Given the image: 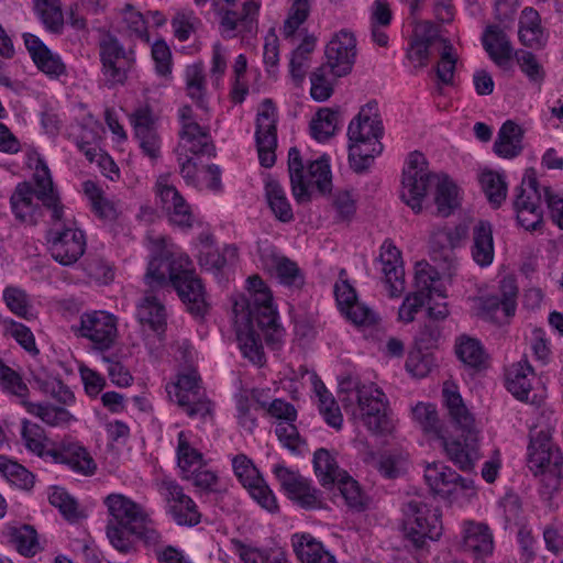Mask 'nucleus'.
I'll return each mask as SVG.
<instances>
[{"label":"nucleus","instance_id":"nucleus-27","mask_svg":"<svg viewBox=\"0 0 563 563\" xmlns=\"http://www.w3.org/2000/svg\"><path fill=\"white\" fill-rule=\"evenodd\" d=\"M24 45L40 70L58 76L65 71V65L55 57L40 37L31 33L23 34Z\"/></svg>","mask_w":563,"mask_h":563},{"label":"nucleus","instance_id":"nucleus-12","mask_svg":"<svg viewBox=\"0 0 563 563\" xmlns=\"http://www.w3.org/2000/svg\"><path fill=\"white\" fill-rule=\"evenodd\" d=\"M232 464L235 475L249 489L251 496L266 510L276 511L278 509L276 498L252 461L246 455L239 454L233 459Z\"/></svg>","mask_w":563,"mask_h":563},{"label":"nucleus","instance_id":"nucleus-28","mask_svg":"<svg viewBox=\"0 0 563 563\" xmlns=\"http://www.w3.org/2000/svg\"><path fill=\"white\" fill-rule=\"evenodd\" d=\"M525 131L511 120H507L499 129L494 143V152L503 158H514L523 150L522 140Z\"/></svg>","mask_w":563,"mask_h":563},{"label":"nucleus","instance_id":"nucleus-25","mask_svg":"<svg viewBox=\"0 0 563 563\" xmlns=\"http://www.w3.org/2000/svg\"><path fill=\"white\" fill-rule=\"evenodd\" d=\"M33 180L35 183L36 199L44 207L52 210L54 221H60L64 216V206L60 205L59 197L53 186L49 169L42 158L36 161Z\"/></svg>","mask_w":563,"mask_h":563},{"label":"nucleus","instance_id":"nucleus-14","mask_svg":"<svg viewBox=\"0 0 563 563\" xmlns=\"http://www.w3.org/2000/svg\"><path fill=\"white\" fill-rule=\"evenodd\" d=\"M78 334L89 339L101 351L112 346L117 338V320L104 311L84 313L80 318Z\"/></svg>","mask_w":563,"mask_h":563},{"label":"nucleus","instance_id":"nucleus-6","mask_svg":"<svg viewBox=\"0 0 563 563\" xmlns=\"http://www.w3.org/2000/svg\"><path fill=\"white\" fill-rule=\"evenodd\" d=\"M512 208L517 223L534 231L543 223L542 195L534 168H527L520 186L515 189Z\"/></svg>","mask_w":563,"mask_h":563},{"label":"nucleus","instance_id":"nucleus-49","mask_svg":"<svg viewBox=\"0 0 563 563\" xmlns=\"http://www.w3.org/2000/svg\"><path fill=\"white\" fill-rule=\"evenodd\" d=\"M441 42L443 49L435 68L437 77L442 84L452 85L457 55L454 53V47L448 38H441Z\"/></svg>","mask_w":563,"mask_h":563},{"label":"nucleus","instance_id":"nucleus-15","mask_svg":"<svg viewBox=\"0 0 563 563\" xmlns=\"http://www.w3.org/2000/svg\"><path fill=\"white\" fill-rule=\"evenodd\" d=\"M323 64L335 77L347 75L352 70L356 55V40L346 31H340L325 46Z\"/></svg>","mask_w":563,"mask_h":563},{"label":"nucleus","instance_id":"nucleus-56","mask_svg":"<svg viewBox=\"0 0 563 563\" xmlns=\"http://www.w3.org/2000/svg\"><path fill=\"white\" fill-rule=\"evenodd\" d=\"M0 384L2 388L12 395L23 398L29 388L26 384L22 380L21 375L5 365L3 361L0 360Z\"/></svg>","mask_w":563,"mask_h":563},{"label":"nucleus","instance_id":"nucleus-47","mask_svg":"<svg viewBox=\"0 0 563 563\" xmlns=\"http://www.w3.org/2000/svg\"><path fill=\"white\" fill-rule=\"evenodd\" d=\"M455 352L465 365L476 369L485 367L487 356L479 341L471 338L462 339Z\"/></svg>","mask_w":563,"mask_h":563},{"label":"nucleus","instance_id":"nucleus-30","mask_svg":"<svg viewBox=\"0 0 563 563\" xmlns=\"http://www.w3.org/2000/svg\"><path fill=\"white\" fill-rule=\"evenodd\" d=\"M483 46L498 66H503L512 58L511 43L506 33L497 25L487 26L483 35Z\"/></svg>","mask_w":563,"mask_h":563},{"label":"nucleus","instance_id":"nucleus-64","mask_svg":"<svg viewBox=\"0 0 563 563\" xmlns=\"http://www.w3.org/2000/svg\"><path fill=\"white\" fill-rule=\"evenodd\" d=\"M232 543L239 551L240 558L244 563H288L283 553L265 555L258 551L247 549L240 540L234 539Z\"/></svg>","mask_w":563,"mask_h":563},{"label":"nucleus","instance_id":"nucleus-54","mask_svg":"<svg viewBox=\"0 0 563 563\" xmlns=\"http://www.w3.org/2000/svg\"><path fill=\"white\" fill-rule=\"evenodd\" d=\"M311 0H294L289 14L284 22L283 33L286 37L295 34L298 27L307 20L310 12Z\"/></svg>","mask_w":563,"mask_h":563},{"label":"nucleus","instance_id":"nucleus-60","mask_svg":"<svg viewBox=\"0 0 563 563\" xmlns=\"http://www.w3.org/2000/svg\"><path fill=\"white\" fill-rule=\"evenodd\" d=\"M503 313L506 319L511 318L516 312V299L518 286L514 276H506L500 280Z\"/></svg>","mask_w":563,"mask_h":563},{"label":"nucleus","instance_id":"nucleus-36","mask_svg":"<svg viewBox=\"0 0 563 563\" xmlns=\"http://www.w3.org/2000/svg\"><path fill=\"white\" fill-rule=\"evenodd\" d=\"M313 467L320 484L323 487L334 486L346 472L341 471L335 459L327 449H318L313 454Z\"/></svg>","mask_w":563,"mask_h":563},{"label":"nucleus","instance_id":"nucleus-46","mask_svg":"<svg viewBox=\"0 0 563 563\" xmlns=\"http://www.w3.org/2000/svg\"><path fill=\"white\" fill-rule=\"evenodd\" d=\"M0 473L12 484L23 489L34 486V475L21 464L0 455Z\"/></svg>","mask_w":563,"mask_h":563},{"label":"nucleus","instance_id":"nucleus-19","mask_svg":"<svg viewBox=\"0 0 563 563\" xmlns=\"http://www.w3.org/2000/svg\"><path fill=\"white\" fill-rule=\"evenodd\" d=\"M384 134L383 122L377 112V103H366L358 114L351 121L347 128L350 142H373L380 141Z\"/></svg>","mask_w":563,"mask_h":563},{"label":"nucleus","instance_id":"nucleus-45","mask_svg":"<svg viewBox=\"0 0 563 563\" xmlns=\"http://www.w3.org/2000/svg\"><path fill=\"white\" fill-rule=\"evenodd\" d=\"M273 263L280 284L298 289L305 285L303 273L296 262L286 256H274Z\"/></svg>","mask_w":563,"mask_h":563},{"label":"nucleus","instance_id":"nucleus-7","mask_svg":"<svg viewBox=\"0 0 563 563\" xmlns=\"http://www.w3.org/2000/svg\"><path fill=\"white\" fill-rule=\"evenodd\" d=\"M404 532L416 549H422L426 540H438L442 534L441 514L426 504L410 500L404 507Z\"/></svg>","mask_w":563,"mask_h":563},{"label":"nucleus","instance_id":"nucleus-16","mask_svg":"<svg viewBox=\"0 0 563 563\" xmlns=\"http://www.w3.org/2000/svg\"><path fill=\"white\" fill-rule=\"evenodd\" d=\"M424 479L434 495L442 498L450 497L457 487L462 490L474 488V482L471 478L462 477L451 467L440 462L428 464L424 471Z\"/></svg>","mask_w":563,"mask_h":563},{"label":"nucleus","instance_id":"nucleus-50","mask_svg":"<svg viewBox=\"0 0 563 563\" xmlns=\"http://www.w3.org/2000/svg\"><path fill=\"white\" fill-rule=\"evenodd\" d=\"M439 279V273L433 269L428 263H418L415 274L416 291H421L423 300L431 299L433 292L444 298V295L433 287V283Z\"/></svg>","mask_w":563,"mask_h":563},{"label":"nucleus","instance_id":"nucleus-39","mask_svg":"<svg viewBox=\"0 0 563 563\" xmlns=\"http://www.w3.org/2000/svg\"><path fill=\"white\" fill-rule=\"evenodd\" d=\"M266 198L271 210L282 222H290L294 219L292 209L285 191L277 180H268L265 186Z\"/></svg>","mask_w":563,"mask_h":563},{"label":"nucleus","instance_id":"nucleus-26","mask_svg":"<svg viewBox=\"0 0 563 563\" xmlns=\"http://www.w3.org/2000/svg\"><path fill=\"white\" fill-rule=\"evenodd\" d=\"M157 192L163 210L168 214L169 221L184 228L192 225L190 207L172 185L157 184Z\"/></svg>","mask_w":563,"mask_h":563},{"label":"nucleus","instance_id":"nucleus-58","mask_svg":"<svg viewBox=\"0 0 563 563\" xmlns=\"http://www.w3.org/2000/svg\"><path fill=\"white\" fill-rule=\"evenodd\" d=\"M3 299L7 307L19 317L26 320L33 318L29 312V303L26 294L16 287H7L3 291Z\"/></svg>","mask_w":563,"mask_h":563},{"label":"nucleus","instance_id":"nucleus-10","mask_svg":"<svg viewBox=\"0 0 563 563\" xmlns=\"http://www.w3.org/2000/svg\"><path fill=\"white\" fill-rule=\"evenodd\" d=\"M261 108L256 118L255 141L261 165L269 168L276 162L277 110L269 98L263 100Z\"/></svg>","mask_w":563,"mask_h":563},{"label":"nucleus","instance_id":"nucleus-20","mask_svg":"<svg viewBox=\"0 0 563 563\" xmlns=\"http://www.w3.org/2000/svg\"><path fill=\"white\" fill-rule=\"evenodd\" d=\"M100 56L107 81L112 85L123 84L126 79L130 60L114 36L108 34L100 43Z\"/></svg>","mask_w":563,"mask_h":563},{"label":"nucleus","instance_id":"nucleus-44","mask_svg":"<svg viewBox=\"0 0 563 563\" xmlns=\"http://www.w3.org/2000/svg\"><path fill=\"white\" fill-rule=\"evenodd\" d=\"M338 123V112L330 108L319 109L310 122L311 135L319 142L334 135Z\"/></svg>","mask_w":563,"mask_h":563},{"label":"nucleus","instance_id":"nucleus-18","mask_svg":"<svg viewBox=\"0 0 563 563\" xmlns=\"http://www.w3.org/2000/svg\"><path fill=\"white\" fill-rule=\"evenodd\" d=\"M161 488L166 490L165 499L169 511L179 526H196L200 522V514L194 500L184 494L183 487L174 481L164 479Z\"/></svg>","mask_w":563,"mask_h":563},{"label":"nucleus","instance_id":"nucleus-24","mask_svg":"<svg viewBox=\"0 0 563 563\" xmlns=\"http://www.w3.org/2000/svg\"><path fill=\"white\" fill-rule=\"evenodd\" d=\"M462 547L476 560H484L494 550V538L490 528L483 522L466 521L463 525Z\"/></svg>","mask_w":563,"mask_h":563},{"label":"nucleus","instance_id":"nucleus-52","mask_svg":"<svg viewBox=\"0 0 563 563\" xmlns=\"http://www.w3.org/2000/svg\"><path fill=\"white\" fill-rule=\"evenodd\" d=\"M87 125L89 126V131L87 135H82L77 142V146L89 163L97 164L101 161V155H104V152L97 144L98 133L96 130L98 125L97 122L92 120L91 115H89Z\"/></svg>","mask_w":563,"mask_h":563},{"label":"nucleus","instance_id":"nucleus-2","mask_svg":"<svg viewBox=\"0 0 563 563\" xmlns=\"http://www.w3.org/2000/svg\"><path fill=\"white\" fill-rule=\"evenodd\" d=\"M247 285L250 296L243 298L241 303L235 302V312L241 307L242 318L251 323L256 322V327L265 333L267 344L278 343L283 329L277 322V310L273 305V295L269 288L258 275L250 276Z\"/></svg>","mask_w":563,"mask_h":563},{"label":"nucleus","instance_id":"nucleus-5","mask_svg":"<svg viewBox=\"0 0 563 563\" xmlns=\"http://www.w3.org/2000/svg\"><path fill=\"white\" fill-rule=\"evenodd\" d=\"M190 261L187 256H179L167 264L169 283L176 290L186 311L195 318H205L210 305L207 301V294L201 278L192 268H189Z\"/></svg>","mask_w":563,"mask_h":563},{"label":"nucleus","instance_id":"nucleus-23","mask_svg":"<svg viewBox=\"0 0 563 563\" xmlns=\"http://www.w3.org/2000/svg\"><path fill=\"white\" fill-rule=\"evenodd\" d=\"M36 191L32 183H19L10 197L11 210L21 223L35 225L42 217L41 207L33 201Z\"/></svg>","mask_w":563,"mask_h":563},{"label":"nucleus","instance_id":"nucleus-3","mask_svg":"<svg viewBox=\"0 0 563 563\" xmlns=\"http://www.w3.org/2000/svg\"><path fill=\"white\" fill-rule=\"evenodd\" d=\"M551 438L549 429L532 430L528 448V466L547 494L558 490L563 477V453L552 445Z\"/></svg>","mask_w":563,"mask_h":563},{"label":"nucleus","instance_id":"nucleus-55","mask_svg":"<svg viewBox=\"0 0 563 563\" xmlns=\"http://www.w3.org/2000/svg\"><path fill=\"white\" fill-rule=\"evenodd\" d=\"M292 547L302 563H314L316 559L324 552L322 544L309 534H302L294 540Z\"/></svg>","mask_w":563,"mask_h":563},{"label":"nucleus","instance_id":"nucleus-1","mask_svg":"<svg viewBox=\"0 0 563 563\" xmlns=\"http://www.w3.org/2000/svg\"><path fill=\"white\" fill-rule=\"evenodd\" d=\"M443 398L449 411L451 421L461 435L455 439H448L443 431V426L439 419L435 407L431 404H418L412 409L415 420L420 424L423 432L432 434L441 441L448 457L459 466L460 470L467 472L474 468V463L478 459V434L473 415L466 408L461 395L457 391L443 389Z\"/></svg>","mask_w":563,"mask_h":563},{"label":"nucleus","instance_id":"nucleus-53","mask_svg":"<svg viewBox=\"0 0 563 563\" xmlns=\"http://www.w3.org/2000/svg\"><path fill=\"white\" fill-rule=\"evenodd\" d=\"M179 136L183 141H196L199 139L202 144H200L201 147L198 151L216 154V146L211 141L208 129L202 128L197 121L183 124Z\"/></svg>","mask_w":563,"mask_h":563},{"label":"nucleus","instance_id":"nucleus-17","mask_svg":"<svg viewBox=\"0 0 563 563\" xmlns=\"http://www.w3.org/2000/svg\"><path fill=\"white\" fill-rule=\"evenodd\" d=\"M274 473L288 496L300 507L313 509L321 506L318 490L311 487L310 483L305 477L283 465H276Z\"/></svg>","mask_w":563,"mask_h":563},{"label":"nucleus","instance_id":"nucleus-57","mask_svg":"<svg viewBox=\"0 0 563 563\" xmlns=\"http://www.w3.org/2000/svg\"><path fill=\"white\" fill-rule=\"evenodd\" d=\"M81 269L90 280L100 284H108L113 280L112 268L100 258H89L80 264L77 269Z\"/></svg>","mask_w":563,"mask_h":563},{"label":"nucleus","instance_id":"nucleus-51","mask_svg":"<svg viewBox=\"0 0 563 563\" xmlns=\"http://www.w3.org/2000/svg\"><path fill=\"white\" fill-rule=\"evenodd\" d=\"M341 495L345 499V503L349 507L355 510H364L366 507V497L361 492V488L356 481H354L351 476L345 474L343 477L339 478L335 483Z\"/></svg>","mask_w":563,"mask_h":563},{"label":"nucleus","instance_id":"nucleus-11","mask_svg":"<svg viewBox=\"0 0 563 563\" xmlns=\"http://www.w3.org/2000/svg\"><path fill=\"white\" fill-rule=\"evenodd\" d=\"M174 389L176 402L189 417L205 418L211 413V402L205 398L197 371L189 369L179 374Z\"/></svg>","mask_w":563,"mask_h":563},{"label":"nucleus","instance_id":"nucleus-42","mask_svg":"<svg viewBox=\"0 0 563 563\" xmlns=\"http://www.w3.org/2000/svg\"><path fill=\"white\" fill-rule=\"evenodd\" d=\"M186 89L188 97L196 102V104L207 110L206 102V76L203 67L200 64L190 65L186 70Z\"/></svg>","mask_w":563,"mask_h":563},{"label":"nucleus","instance_id":"nucleus-59","mask_svg":"<svg viewBox=\"0 0 563 563\" xmlns=\"http://www.w3.org/2000/svg\"><path fill=\"white\" fill-rule=\"evenodd\" d=\"M69 229L64 228L59 232H48L47 241L49 245V253L52 257L64 266L70 265V255L69 250L67 247V243L65 242V238L67 236Z\"/></svg>","mask_w":563,"mask_h":563},{"label":"nucleus","instance_id":"nucleus-37","mask_svg":"<svg viewBox=\"0 0 563 563\" xmlns=\"http://www.w3.org/2000/svg\"><path fill=\"white\" fill-rule=\"evenodd\" d=\"M457 194V186L448 175L438 176L434 202L439 216L449 217L459 207Z\"/></svg>","mask_w":563,"mask_h":563},{"label":"nucleus","instance_id":"nucleus-9","mask_svg":"<svg viewBox=\"0 0 563 563\" xmlns=\"http://www.w3.org/2000/svg\"><path fill=\"white\" fill-rule=\"evenodd\" d=\"M357 394V404L362 412V421L374 434H387L393 430V423L388 417V400L374 384L354 386Z\"/></svg>","mask_w":563,"mask_h":563},{"label":"nucleus","instance_id":"nucleus-22","mask_svg":"<svg viewBox=\"0 0 563 563\" xmlns=\"http://www.w3.org/2000/svg\"><path fill=\"white\" fill-rule=\"evenodd\" d=\"M379 260L383 264L385 283L390 297H399L405 291V271L400 251L389 241L382 245Z\"/></svg>","mask_w":563,"mask_h":563},{"label":"nucleus","instance_id":"nucleus-4","mask_svg":"<svg viewBox=\"0 0 563 563\" xmlns=\"http://www.w3.org/2000/svg\"><path fill=\"white\" fill-rule=\"evenodd\" d=\"M288 173L291 191L298 203L311 200V185H316L317 189L323 195L332 189L330 164L324 155L311 162L306 170L299 150L290 147L288 152Z\"/></svg>","mask_w":563,"mask_h":563},{"label":"nucleus","instance_id":"nucleus-48","mask_svg":"<svg viewBox=\"0 0 563 563\" xmlns=\"http://www.w3.org/2000/svg\"><path fill=\"white\" fill-rule=\"evenodd\" d=\"M175 260H177V257H168L161 255L155 256L150 261L147 272L145 274V283L151 288V291H148L147 294H153L155 288L164 287L170 284L167 264Z\"/></svg>","mask_w":563,"mask_h":563},{"label":"nucleus","instance_id":"nucleus-61","mask_svg":"<svg viewBox=\"0 0 563 563\" xmlns=\"http://www.w3.org/2000/svg\"><path fill=\"white\" fill-rule=\"evenodd\" d=\"M319 410L330 427L336 430L342 428L343 417L340 407L330 391L321 394V397H319Z\"/></svg>","mask_w":563,"mask_h":563},{"label":"nucleus","instance_id":"nucleus-62","mask_svg":"<svg viewBox=\"0 0 563 563\" xmlns=\"http://www.w3.org/2000/svg\"><path fill=\"white\" fill-rule=\"evenodd\" d=\"M97 471V463L90 452L79 444H73V472L82 476H92Z\"/></svg>","mask_w":563,"mask_h":563},{"label":"nucleus","instance_id":"nucleus-38","mask_svg":"<svg viewBox=\"0 0 563 563\" xmlns=\"http://www.w3.org/2000/svg\"><path fill=\"white\" fill-rule=\"evenodd\" d=\"M34 9L45 29L52 33H60L64 29V14L60 0H33Z\"/></svg>","mask_w":563,"mask_h":563},{"label":"nucleus","instance_id":"nucleus-41","mask_svg":"<svg viewBox=\"0 0 563 563\" xmlns=\"http://www.w3.org/2000/svg\"><path fill=\"white\" fill-rule=\"evenodd\" d=\"M10 542L15 547L16 551L26 556H34L41 549L37 539V532L33 526L22 525L10 529Z\"/></svg>","mask_w":563,"mask_h":563},{"label":"nucleus","instance_id":"nucleus-43","mask_svg":"<svg viewBox=\"0 0 563 563\" xmlns=\"http://www.w3.org/2000/svg\"><path fill=\"white\" fill-rule=\"evenodd\" d=\"M202 454L194 449L185 433H178L177 463L184 473V478H189V473H195L202 465Z\"/></svg>","mask_w":563,"mask_h":563},{"label":"nucleus","instance_id":"nucleus-32","mask_svg":"<svg viewBox=\"0 0 563 563\" xmlns=\"http://www.w3.org/2000/svg\"><path fill=\"white\" fill-rule=\"evenodd\" d=\"M533 368L527 360L514 364L506 374L507 389L519 400H527L531 391L529 375H533Z\"/></svg>","mask_w":563,"mask_h":563},{"label":"nucleus","instance_id":"nucleus-35","mask_svg":"<svg viewBox=\"0 0 563 563\" xmlns=\"http://www.w3.org/2000/svg\"><path fill=\"white\" fill-rule=\"evenodd\" d=\"M136 316L141 324H147L155 332L164 331L166 325L165 307L153 294L146 292L137 306Z\"/></svg>","mask_w":563,"mask_h":563},{"label":"nucleus","instance_id":"nucleus-29","mask_svg":"<svg viewBox=\"0 0 563 563\" xmlns=\"http://www.w3.org/2000/svg\"><path fill=\"white\" fill-rule=\"evenodd\" d=\"M472 257L481 267H486L494 260L493 229L488 221H479L473 228Z\"/></svg>","mask_w":563,"mask_h":563},{"label":"nucleus","instance_id":"nucleus-13","mask_svg":"<svg viewBox=\"0 0 563 563\" xmlns=\"http://www.w3.org/2000/svg\"><path fill=\"white\" fill-rule=\"evenodd\" d=\"M467 236V228L459 224L453 229L442 228L435 230L430 238L431 260L438 264L439 269L450 272L454 266L456 256L454 250Z\"/></svg>","mask_w":563,"mask_h":563},{"label":"nucleus","instance_id":"nucleus-8","mask_svg":"<svg viewBox=\"0 0 563 563\" xmlns=\"http://www.w3.org/2000/svg\"><path fill=\"white\" fill-rule=\"evenodd\" d=\"M435 175L428 170V162L422 153L409 155L408 167L402 174V200L416 212L421 211V202L431 185H435Z\"/></svg>","mask_w":563,"mask_h":563},{"label":"nucleus","instance_id":"nucleus-31","mask_svg":"<svg viewBox=\"0 0 563 563\" xmlns=\"http://www.w3.org/2000/svg\"><path fill=\"white\" fill-rule=\"evenodd\" d=\"M82 191L91 205L92 212L103 221H115L119 212L115 203L106 197L104 191L92 180L82 184Z\"/></svg>","mask_w":563,"mask_h":563},{"label":"nucleus","instance_id":"nucleus-33","mask_svg":"<svg viewBox=\"0 0 563 563\" xmlns=\"http://www.w3.org/2000/svg\"><path fill=\"white\" fill-rule=\"evenodd\" d=\"M383 144L378 140L373 142H350L349 144V162L351 168L362 174L373 164L375 156L383 151Z\"/></svg>","mask_w":563,"mask_h":563},{"label":"nucleus","instance_id":"nucleus-63","mask_svg":"<svg viewBox=\"0 0 563 563\" xmlns=\"http://www.w3.org/2000/svg\"><path fill=\"white\" fill-rule=\"evenodd\" d=\"M21 433L26 448L40 456L43 455L45 448L43 428L36 423H31L27 420H24Z\"/></svg>","mask_w":563,"mask_h":563},{"label":"nucleus","instance_id":"nucleus-34","mask_svg":"<svg viewBox=\"0 0 563 563\" xmlns=\"http://www.w3.org/2000/svg\"><path fill=\"white\" fill-rule=\"evenodd\" d=\"M246 323L244 329L238 330V340L240 349L244 357L249 358L253 364L262 366L265 362L261 335L256 332V322Z\"/></svg>","mask_w":563,"mask_h":563},{"label":"nucleus","instance_id":"nucleus-21","mask_svg":"<svg viewBox=\"0 0 563 563\" xmlns=\"http://www.w3.org/2000/svg\"><path fill=\"white\" fill-rule=\"evenodd\" d=\"M104 504L112 517L110 521L125 527L129 531H135L136 525L145 520L146 512L143 508L122 494L108 495Z\"/></svg>","mask_w":563,"mask_h":563},{"label":"nucleus","instance_id":"nucleus-40","mask_svg":"<svg viewBox=\"0 0 563 563\" xmlns=\"http://www.w3.org/2000/svg\"><path fill=\"white\" fill-rule=\"evenodd\" d=\"M483 191L495 209L499 208L506 200L508 186L503 175L493 170L483 172L479 178Z\"/></svg>","mask_w":563,"mask_h":563}]
</instances>
